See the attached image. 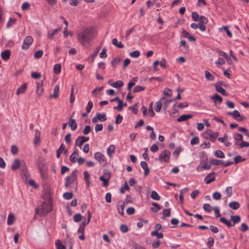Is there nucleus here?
I'll return each instance as SVG.
<instances>
[{
    "label": "nucleus",
    "mask_w": 249,
    "mask_h": 249,
    "mask_svg": "<svg viewBox=\"0 0 249 249\" xmlns=\"http://www.w3.org/2000/svg\"><path fill=\"white\" fill-rule=\"evenodd\" d=\"M94 37L92 29L91 28H86L79 33L77 36L78 41L82 44L84 47H89L90 46V42Z\"/></svg>",
    "instance_id": "f257e3e1"
},
{
    "label": "nucleus",
    "mask_w": 249,
    "mask_h": 249,
    "mask_svg": "<svg viewBox=\"0 0 249 249\" xmlns=\"http://www.w3.org/2000/svg\"><path fill=\"white\" fill-rule=\"evenodd\" d=\"M52 210V205L50 202H43L40 208L35 209V214H39L41 216H45Z\"/></svg>",
    "instance_id": "f03ea898"
},
{
    "label": "nucleus",
    "mask_w": 249,
    "mask_h": 249,
    "mask_svg": "<svg viewBox=\"0 0 249 249\" xmlns=\"http://www.w3.org/2000/svg\"><path fill=\"white\" fill-rule=\"evenodd\" d=\"M171 153L168 150L162 151L159 156V160L160 162H168L170 161Z\"/></svg>",
    "instance_id": "7ed1b4c3"
},
{
    "label": "nucleus",
    "mask_w": 249,
    "mask_h": 249,
    "mask_svg": "<svg viewBox=\"0 0 249 249\" xmlns=\"http://www.w3.org/2000/svg\"><path fill=\"white\" fill-rule=\"evenodd\" d=\"M77 178V176L76 171H73L71 174L66 178L65 186L66 188L69 187V186L72 183L75 182Z\"/></svg>",
    "instance_id": "20e7f679"
},
{
    "label": "nucleus",
    "mask_w": 249,
    "mask_h": 249,
    "mask_svg": "<svg viewBox=\"0 0 249 249\" xmlns=\"http://www.w3.org/2000/svg\"><path fill=\"white\" fill-rule=\"evenodd\" d=\"M218 134L217 133L213 132L210 130H207L204 134V137L206 139H210L212 142H215Z\"/></svg>",
    "instance_id": "39448f33"
},
{
    "label": "nucleus",
    "mask_w": 249,
    "mask_h": 249,
    "mask_svg": "<svg viewBox=\"0 0 249 249\" xmlns=\"http://www.w3.org/2000/svg\"><path fill=\"white\" fill-rule=\"evenodd\" d=\"M33 38L31 36H26L23 40L21 47L22 49L24 50H28L30 46L33 43Z\"/></svg>",
    "instance_id": "423d86ee"
},
{
    "label": "nucleus",
    "mask_w": 249,
    "mask_h": 249,
    "mask_svg": "<svg viewBox=\"0 0 249 249\" xmlns=\"http://www.w3.org/2000/svg\"><path fill=\"white\" fill-rule=\"evenodd\" d=\"M94 157L96 160L98 161L104 166L107 164L106 159L102 153L100 152H96L94 154Z\"/></svg>",
    "instance_id": "0eeeda50"
},
{
    "label": "nucleus",
    "mask_w": 249,
    "mask_h": 249,
    "mask_svg": "<svg viewBox=\"0 0 249 249\" xmlns=\"http://www.w3.org/2000/svg\"><path fill=\"white\" fill-rule=\"evenodd\" d=\"M111 175L109 172L105 173L104 175L100 177V180L103 182V186L107 187L108 186V181L110 178Z\"/></svg>",
    "instance_id": "6e6552de"
},
{
    "label": "nucleus",
    "mask_w": 249,
    "mask_h": 249,
    "mask_svg": "<svg viewBox=\"0 0 249 249\" xmlns=\"http://www.w3.org/2000/svg\"><path fill=\"white\" fill-rule=\"evenodd\" d=\"M24 166L21 168V176L23 180H27L29 176V173L27 170L25 162L23 161Z\"/></svg>",
    "instance_id": "1a4fd4ad"
},
{
    "label": "nucleus",
    "mask_w": 249,
    "mask_h": 249,
    "mask_svg": "<svg viewBox=\"0 0 249 249\" xmlns=\"http://www.w3.org/2000/svg\"><path fill=\"white\" fill-rule=\"evenodd\" d=\"M24 166V164L22 161H21L18 159H15L13 161L12 166H11V169L13 171H15L18 170L20 166H21L22 167Z\"/></svg>",
    "instance_id": "9d476101"
},
{
    "label": "nucleus",
    "mask_w": 249,
    "mask_h": 249,
    "mask_svg": "<svg viewBox=\"0 0 249 249\" xmlns=\"http://www.w3.org/2000/svg\"><path fill=\"white\" fill-rule=\"evenodd\" d=\"M180 43V50L184 53H188L189 52V47L187 45L186 41L184 40H181Z\"/></svg>",
    "instance_id": "9b49d317"
},
{
    "label": "nucleus",
    "mask_w": 249,
    "mask_h": 249,
    "mask_svg": "<svg viewBox=\"0 0 249 249\" xmlns=\"http://www.w3.org/2000/svg\"><path fill=\"white\" fill-rule=\"evenodd\" d=\"M215 174V172H212L211 173L208 174L204 178V181L206 184H209L212 183L213 181L215 180V178L214 176L210 178L211 176Z\"/></svg>",
    "instance_id": "f8f14e48"
},
{
    "label": "nucleus",
    "mask_w": 249,
    "mask_h": 249,
    "mask_svg": "<svg viewBox=\"0 0 249 249\" xmlns=\"http://www.w3.org/2000/svg\"><path fill=\"white\" fill-rule=\"evenodd\" d=\"M125 206V203L124 201H119L117 204V210L118 213L123 216L124 214V208Z\"/></svg>",
    "instance_id": "ddd939ff"
},
{
    "label": "nucleus",
    "mask_w": 249,
    "mask_h": 249,
    "mask_svg": "<svg viewBox=\"0 0 249 249\" xmlns=\"http://www.w3.org/2000/svg\"><path fill=\"white\" fill-rule=\"evenodd\" d=\"M69 126L71 127V129L73 131L75 130L77 127V123L76 122V120L72 118V116L69 118Z\"/></svg>",
    "instance_id": "4468645a"
},
{
    "label": "nucleus",
    "mask_w": 249,
    "mask_h": 249,
    "mask_svg": "<svg viewBox=\"0 0 249 249\" xmlns=\"http://www.w3.org/2000/svg\"><path fill=\"white\" fill-rule=\"evenodd\" d=\"M11 52L9 50H5L1 53V57L3 60H8L10 56Z\"/></svg>",
    "instance_id": "2eb2a0df"
},
{
    "label": "nucleus",
    "mask_w": 249,
    "mask_h": 249,
    "mask_svg": "<svg viewBox=\"0 0 249 249\" xmlns=\"http://www.w3.org/2000/svg\"><path fill=\"white\" fill-rule=\"evenodd\" d=\"M141 166L144 171V176H147L150 172V170L148 167L147 163L144 161H142L141 162Z\"/></svg>",
    "instance_id": "dca6fc26"
},
{
    "label": "nucleus",
    "mask_w": 249,
    "mask_h": 249,
    "mask_svg": "<svg viewBox=\"0 0 249 249\" xmlns=\"http://www.w3.org/2000/svg\"><path fill=\"white\" fill-rule=\"evenodd\" d=\"M231 219L232 221V227L238 224L241 221V217L239 215H231Z\"/></svg>",
    "instance_id": "f3484780"
},
{
    "label": "nucleus",
    "mask_w": 249,
    "mask_h": 249,
    "mask_svg": "<svg viewBox=\"0 0 249 249\" xmlns=\"http://www.w3.org/2000/svg\"><path fill=\"white\" fill-rule=\"evenodd\" d=\"M164 100H165V98L164 97H162L160 99V101H158L155 103V109L157 112L160 111L162 106L161 101L164 102Z\"/></svg>",
    "instance_id": "a211bd4d"
},
{
    "label": "nucleus",
    "mask_w": 249,
    "mask_h": 249,
    "mask_svg": "<svg viewBox=\"0 0 249 249\" xmlns=\"http://www.w3.org/2000/svg\"><path fill=\"white\" fill-rule=\"evenodd\" d=\"M78 157V153L77 149L75 148V150L72 152L71 155L70 156V160L72 163H74L77 160V157Z\"/></svg>",
    "instance_id": "6ab92c4d"
},
{
    "label": "nucleus",
    "mask_w": 249,
    "mask_h": 249,
    "mask_svg": "<svg viewBox=\"0 0 249 249\" xmlns=\"http://www.w3.org/2000/svg\"><path fill=\"white\" fill-rule=\"evenodd\" d=\"M193 117V115L191 114H184L180 116L177 119L178 122H181L182 121H185L188 119H191Z\"/></svg>",
    "instance_id": "aec40b11"
},
{
    "label": "nucleus",
    "mask_w": 249,
    "mask_h": 249,
    "mask_svg": "<svg viewBox=\"0 0 249 249\" xmlns=\"http://www.w3.org/2000/svg\"><path fill=\"white\" fill-rule=\"evenodd\" d=\"M229 207L234 210H236L240 208V204L238 202L233 201L229 203Z\"/></svg>",
    "instance_id": "412c9836"
},
{
    "label": "nucleus",
    "mask_w": 249,
    "mask_h": 249,
    "mask_svg": "<svg viewBox=\"0 0 249 249\" xmlns=\"http://www.w3.org/2000/svg\"><path fill=\"white\" fill-rule=\"evenodd\" d=\"M26 89L27 84L26 83H23L19 88H18L16 91V94L18 95L20 94L24 93L25 92Z\"/></svg>",
    "instance_id": "4be33fe9"
},
{
    "label": "nucleus",
    "mask_w": 249,
    "mask_h": 249,
    "mask_svg": "<svg viewBox=\"0 0 249 249\" xmlns=\"http://www.w3.org/2000/svg\"><path fill=\"white\" fill-rule=\"evenodd\" d=\"M208 22V18L205 19V20L203 19L199 21V24H200L199 29L202 32H204L206 31V26L205 24H207Z\"/></svg>",
    "instance_id": "5701e85b"
},
{
    "label": "nucleus",
    "mask_w": 249,
    "mask_h": 249,
    "mask_svg": "<svg viewBox=\"0 0 249 249\" xmlns=\"http://www.w3.org/2000/svg\"><path fill=\"white\" fill-rule=\"evenodd\" d=\"M211 99L215 103L218 102L219 104L222 102V98L217 93H215L213 96L211 97Z\"/></svg>",
    "instance_id": "b1692460"
},
{
    "label": "nucleus",
    "mask_w": 249,
    "mask_h": 249,
    "mask_svg": "<svg viewBox=\"0 0 249 249\" xmlns=\"http://www.w3.org/2000/svg\"><path fill=\"white\" fill-rule=\"evenodd\" d=\"M59 87L58 85H56L53 89V93L50 95L51 98H57L59 95Z\"/></svg>",
    "instance_id": "393cba45"
},
{
    "label": "nucleus",
    "mask_w": 249,
    "mask_h": 249,
    "mask_svg": "<svg viewBox=\"0 0 249 249\" xmlns=\"http://www.w3.org/2000/svg\"><path fill=\"white\" fill-rule=\"evenodd\" d=\"M84 177L87 184V187H89L90 184V176L89 172L87 171H85L84 172Z\"/></svg>",
    "instance_id": "a878e982"
},
{
    "label": "nucleus",
    "mask_w": 249,
    "mask_h": 249,
    "mask_svg": "<svg viewBox=\"0 0 249 249\" xmlns=\"http://www.w3.org/2000/svg\"><path fill=\"white\" fill-rule=\"evenodd\" d=\"M219 220L221 222L225 224L229 228L232 227V223L225 217H220Z\"/></svg>",
    "instance_id": "bb28decb"
},
{
    "label": "nucleus",
    "mask_w": 249,
    "mask_h": 249,
    "mask_svg": "<svg viewBox=\"0 0 249 249\" xmlns=\"http://www.w3.org/2000/svg\"><path fill=\"white\" fill-rule=\"evenodd\" d=\"M15 215L12 213H10L8 216L7 224L9 226L12 225L15 221Z\"/></svg>",
    "instance_id": "cd10ccee"
},
{
    "label": "nucleus",
    "mask_w": 249,
    "mask_h": 249,
    "mask_svg": "<svg viewBox=\"0 0 249 249\" xmlns=\"http://www.w3.org/2000/svg\"><path fill=\"white\" fill-rule=\"evenodd\" d=\"M210 163L212 165H219L223 164L224 163V161L223 160L212 159L210 160Z\"/></svg>",
    "instance_id": "c85d7f7f"
},
{
    "label": "nucleus",
    "mask_w": 249,
    "mask_h": 249,
    "mask_svg": "<svg viewBox=\"0 0 249 249\" xmlns=\"http://www.w3.org/2000/svg\"><path fill=\"white\" fill-rule=\"evenodd\" d=\"M115 149L114 145L111 144L107 148V153L109 157H111L112 154L114 153Z\"/></svg>",
    "instance_id": "c756f323"
},
{
    "label": "nucleus",
    "mask_w": 249,
    "mask_h": 249,
    "mask_svg": "<svg viewBox=\"0 0 249 249\" xmlns=\"http://www.w3.org/2000/svg\"><path fill=\"white\" fill-rule=\"evenodd\" d=\"M152 205L155 207L151 208V210L153 212L157 213L161 209V207H160V206L158 203H157L156 202L152 203Z\"/></svg>",
    "instance_id": "7c9ffc66"
},
{
    "label": "nucleus",
    "mask_w": 249,
    "mask_h": 249,
    "mask_svg": "<svg viewBox=\"0 0 249 249\" xmlns=\"http://www.w3.org/2000/svg\"><path fill=\"white\" fill-rule=\"evenodd\" d=\"M61 30V28L54 29L52 32H49L48 34V37L50 39H53V37L56 35L58 32Z\"/></svg>",
    "instance_id": "2f4dec72"
},
{
    "label": "nucleus",
    "mask_w": 249,
    "mask_h": 249,
    "mask_svg": "<svg viewBox=\"0 0 249 249\" xmlns=\"http://www.w3.org/2000/svg\"><path fill=\"white\" fill-rule=\"evenodd\" d=\"M215 88L216 90V91L220 93H221L224 96H227V93L226 91V90L221 87L220 86H218L217 85H215Z\"/></svg>",
    "instance_id": "473e14b6"
},
{
    "label": "nucleus",
    "mask_w": 249,
    "mask_h": 249,
    "mask_svg": "<svg viewBox=\"0 0 249 249\" xmlns=\"http://www.w3.org/2000/svg\"><path fill=\"white\" fill-rule=\"evenodd\" d=\"M211 168V164H208L207 163H205L203 166H198L196 168V170L197 171L199 172L202 170V169L204 170H209Z\"/></svg>",
    "instance_id": "72a5a7b5"
},
{
    "label": "nucleus",
    "mask_w": 249,
    "mask_h": 249,
    "mask_svg": "<svg viewBox=\"0 0 249 249\" xmlns=\"http://www.w3.org/2000/svg\"><path fill=\"white\" fill-rule=\"evenodd\" d=\"M40 142V133L38 132L37 130H36L34 141V144L35 145H37L38 143Z\"/></svg>",
    "instance_id": "f704fd0d"
},
{
    "label": "nucleus",
    "mask_w": 249,
    "mask_h": 249,
    "mask_svg": "<svg viewBox=\"0 0 249 249\" xmlns=\"http://www.w3.org/2000/svg\"><path fill=\"white\" fill-rule=\"evenodd\" d=\"M87 214H88L87 223H86L85 222H82V224L80 225V227L85 228L86 227V225L87 224H89V223L90 222L91 217V214L90 212L89 211H88L87 212Z\"/></svg>",
    "instance_id": "c9c22d12"
},
{
    "label": "nucleus",
    "mask_w": 249,
    "mask_h": 249,
    "mask_svg": "<svg viewBox=\"0 0 249 249\" xmlns=\"http://www.w3.org/2000/svg\"><path fill=\"white\" fill-rule=\"evenodd\" d=\"M96 115L97 117V119L99 121H100L101 122H104L106 121L107 119V118L106 117V114L103 113L101 114L100 113L98 112L96 113Z\"/></svg>",
    "instance_id": "e433bc0d"
},
{
    "label": "nucleus",
    "mask_w": 249,
    "mask_h": 249,
    "mask_svg": "<svg viewBox=\"0 0 249 249\" xmlns=\"http://www.w3.org/2000/svg\"><path fill=\"white\" fill-rule=\"evenodd\" d=\"M112 43L116 47L119 48H123L124 47L123 44L121 42H118L117 38H113L112 40Z\"/></svg>",
    "instance_id": "4c0bfd02"
},
{
    "label": "nucleus",
    "mask_w": 249,
    "mask_h": 249,
    "mask_svg": "<svg viewBox=\"0 0 249 249\" xmlns=\"http://www.w3.org/2000/svg\"><path fill=\"white\" fill-rule=\"evenodd\" d=\"M124 85V82L122 80H118L116 82L113 83L111 86L115 88H120Z\"/></svg>",
    "instance_id": "58836bf2"
},
{
    "label": "nucleus",
    "mask_w": 249,
    "mask_h": 249,
    "mask_svg": "<svg viewBox=\"0 0 249 249\" xmlns=\"http://www.w3.org/2000/svg\"><path fill=\"white\" fill-rule=\"evenodd\" d=\"M151 198L156 200H159L160 199V196L157 193V192L155 191H152L151 194Z\"/></svg>",
    "instance_id": "ea45409f"
},
{
    "label": "nucleus",
    "mask_w": 249,
    "mask_h": 249,
    "mask_svg": "<svg viewBox=\"0 0 249 249\" xmlns=\"http://www.w3.org/2000/svg\"><path fill=\"white\" fill-rule=\"evenodd\" d=\"M205 78L207 80L213 81L214 79V76L208 71H205Z\"/></svg>",
    "instance_id": "a19ab883"
},
{
    "label": "nucleus",
    "mask_w": 249,
    "mask_h": 249,
    "mask_svg": "<svg viewBox=\"0 0 249 249\" xmlns=\"http://www.w3.org/2000/svg\"><path fill=\"white\" fill-rule=\"evenodd\" d=\"M100 48H98L96 50L94 51L92 54L88 58V60H89L90 62H93L95 57L97 56V54L99 53Z\"/></svg>",
    "instance_id": "79ce46f5"
},
{
    "label": "nucleus",
    "mask_w": 249,
    "mask_h": 249,
    "mask_svg": "<svg viewBox=\"0 0 249 249\" xmlns=\"http://www.w3.org/2000/svg\"><path fill=\"white\" fill-rule=\"evenodd\" d=\"M61 66L60 64H56L53 67V72L55 73L58 74L61 72Z\"/></svg>",
    "instance_id": "37998d69"
},
{
    "label": "nucleus",
    "mask_w": 249,
    "mask_h": 249,
    "mask_svg": "<svg viewBox=\"0 0 249 249\" xmlns=\"http://www.w3.org/2000/svg\"><path fill=\"white\" fill-rule=\"evenodd\" d=\"M55 246L57 249H65V247L62 244V242L57 239L55 241Z\"/></svg>",
    "instance_id": "c03bdc74"
},
{
    "label": "nucleus",
    "mask_w": 249,
    "mask_h": 249,
    "mask_svg": "<svg viewBox=\"0 0 249 249\" xmlns=\"http://www.w3.org/2000/svg\"><path fill=\"white\" fill-rule=\"evenodd\" d=\"M122 61L120 57H116L112 60L111 64L113 67H115L117 64H119Z\"/></svg>",
    "instance_id": "a18cd8bd"
},
{
    "label": "nucleus",
    "mask_w": 249,
    "mask_h": 249,
    "mask_svg": "<svg viewBox=\"0 0 249 249\" xmlns=\"http://www.w3.org/2000/svg\"><path fill=\"white\" fill-rule=\"evenodd\" d=\"M214 156L219 158H224L225 155L224 153L220 150H217L214 152Z\"/></svg>",
    "instance_id": "49530a36"
},
{
    "label": "nucleus",
    "mask_w": 249,
    "mask_h": 249,
    "mask_svg": "<svg viewBox=\"0 0 249 249\" xmlns=\"http://www.w3.org/2000/svg\"><path fill=\"white\" fill-rule=\"evenodd\" d=\"M163 217L162 219H164L166 217L169 216L171 214V210L170 209H165L162 211Z\"/></svg>",
    "instance_id": "de8ad7c7"
},
{
    "label": "nucleus",
    "mask_w": 249,
    "mask_h": 249,
    "mask_svg": "<svg viewBox=\"0 0 249 249\" xmlns=\"http://www.w3.org/2000/svg\"><path fill=\"white\" fill-rule=\"evenodd\" d=\"M39 171L43 178L46 179L48 177L47 172L46 169L39 168Z\"/></svg>",
    "instance_id": "09e8293b"
},
{
    "label": "nucleus",
    "mask_w": 249,
    "mask_h": 249,
    "mask_svg": "<svg viewBox=\"0 0 249 249\" xmlns=\"http://www.w3.org/2000/svg\"><path fill=\"white\" fill-rule=\"evenodd\" d=\"M138 103L135 104L132 107H129L128 109L131 110L135 114L138 113Z\"/></svg>",
    "instance_id": "8fccbe9b"
},
{
    "label": "nucleus",
    "mask_w": 249,
    "mask_h": 249,
    "mask_svg": "<svg viewBox=\"0 0 249 249\" xmlns=\"http://www.w3.org/2000/svg\"><path fill=\"white\" fill-rule=\"evenodd\" d=\"M151 235L152 236H156L158 238H162L163 237V234L162 233H160L157 231H152L151 232Z\"/></svg>",
    "instance_id": "3c124183"
},
{
    "label": "nucleus",
    "mask_w": 249,
    "mask_h": 249,
    "mask_svg": "<svg viewBox=\"0 0 249 249\" xmlns=\"http://www.w3.org/2000/svg\"><path fill=\"white\" fill-rule=\"evenodd\" d=\"M203 208L206 212H210L213 209L212 206L208 203H205L203 205Z\"/></svg>",
    "instance_id": "603ef678"
},
{
    "label": "nucleus",
    "mask_w": 249,
    "mask_h": 249,
    "mask_svg": "<svg viewBox=\"0 0 249 249\" xmlns=\"http://www.w3.org/2000/svg\"><path fill=\"white\" fill-rule=\"evenodd\" d=\"M63 197L65 199L69 200L72 198L73 194L71 192H66L63 194Z\"/></svg>",
    "instance_id": "864d4df0"
},
{
    "label": "nucleus",
    "mask_w": 249,
    "mask_h": 249,
    "mask_svg": "<svg viewBox=\"0 0 249 249\" xmlns=\"http://www.w3.org/2000/svg\"><path fill=\"white\" fill-rule=\"evenodd\" d=\"M84 143L83 141H82L81 138L78 136L75 140V146H78L81 147Z\"/></svg>",
    "instance_id": "5fc2aeb1"
},
{
    "label": "nucleus",
    "mask_w": 249,
    "mask_h": 249,
    "mask_svg": "<svg viewBox=\"0 0 249 249\" xmlns=\"http://www.w3.org/2000/svg\"><path fill=\"white\" fill-rule=\"evenodd\" d=\"M145 89L144 87L141 86H137L134 87L133 90V92L134 93L138 92L144 90Z\"/></svg>",
    "instance_id": "6e6d98bb"
},
{
    "label": "nucleus",
    "mask_w": 249,
    "mask_h": 249,
    "mask_svg": "<svg viewBox=\"0 0 249 249\" xmlns=\"http://www.w3.org/2000/svg\"><path fill=\"white\" fill-rule=\"evenodd\" d=\"M130 188L127 183V182H125L123 186L121 187L120 189V192L122 194H124V190H129Z\"/></svg>",
    "instance_id": "4d7b16f0"
},
{
    "label": "nucleus",
    "mask_w": 249,
    "mask_h": 249,
    "mask_svg": "<svg viewBox=\"0 0 249 249\" xmlns=\"http://www.w3.org/2000/svg\"><path fill=\"white\" fill-rule=\"evenodd\" d=\"M234 163L237 164L239 162L244 161L246 160L245 159L242 158L241 156H237L234 158Z\"/></svg>",
    "instance_id": "13d9d810"
},
{
    "label": "nucleus",
    "mask_w": 249,
    "mask_h": 249,
    "mask_svg": "<svg viewBox=\"0 0 249 249\" xmlns=\"http://www.w3.org/2000/svg\"><path fill=\"white\" fill-rule=\"evenodd\" d=\"M82 219V216L80 213H76L73 216V219L74 222H79Z\"/></svg>",
    "instance_id": "bf43d9fd"
},
{
    "label": "nucleus",
    "mask_w": 249,
    "mask_h": 249,
    "mask_svg": "<svg viewBox=\"0 0 249 249\" xmlns=\"http://www.w3.org/2000/svg\"><path fill=\"white\" fill-rule=\"evenodd\" d=\"M213 210L216 217H220L221 216V214L219 211V207H214L213 208Z\"/></svg>",
    "instance_id": "052dcab7"
},
{
    "label": "nucleus",
    "mask_w": 249,
    "mask_h": 249,
    "mask_svg": "<svg viewBox=\"0 0 249 249\" xmlns=\"http://www.w3.org/2000/svg\"><path fill=\"white\" fill-rule=\"evenodd\" d=\"M239 230L242 232H245L249 230L248 225L245 223H242L239 228Z\"/></svg>",
    "instance_id": "680f3d73"
},
{
    "label": "nucleus",
    "mask_w": 249,
    "mask_h": 249,
    "mask_svg": "<svg viewBox=\"0 0 249 249\" xmlns=\"http://www.w3.org/2000/svg\"><path fill=\"white\" fill-rule=\"evenodd\" d=\"M192 18L195 21H197L199 20V15L196 12H193L192 13Z\"/></svg>",
    "instance_id": "e2e57ef3"
},
{
    "label": "nucleus",
    "mask_w": 249,
    "mask_h": 249,
    "mask_svg": "<svg viewBox=\"0 0 249 249\" xmlns=\"http://www.w3.org/2000/svg\"><path fill=\"white\" fill-rule=\"evenodd\" d=\"M93 107V103L92 101H89L86 107V111L88 113H89Z\"/></svg>",
    "instance_id": "0e129e2a"
},
{
    "label": "nucleus",
    "mask_w": 249,
    "mask_h": 249,
    "mask_svg": "<svg viewBox=\"0 0 249 249\" xmlns=\"http://www.w3.org/2000/svg\"><path fill=\"white\" fill-rule=\"evenodd\" d=\"M232 116L235 119L236 121L238 120V117H240V114L239 112L237 110H234L232 112Z\"/></svg>",
    "instance_id": "69168bd1"
},
{
    "label": "nucleus",
    "mask_w": 249,
    "mask_h": 249,
    "mask_svg": "<svg viewBox=\"0 0 249 249\" xmlns=\"http://www.w3.org/2000/svg\"><path fill=\"white\" fill-rule=\"evenodd\" d=\"M129 55L132 57L137 58L140 55V53L138 51H134L131 52Z\"/></svg>",
    "instance_id": "338daca9"
},
{
    "label": "nucleus",
    "mask_w": 249,
    "mask_h": 249,
    "mask_svg": "<svg viewBox=\"0 0 249 249\" xmlns=\"http://www.w3.org/2000/svg\"><path fill=\"white\" fill-rule=\"evenodd\" d=\"M213 197L214 199L218 200L221 198V195L220 193L216 192L213 194Z\"/></svg>",
    "instance_id": "774afa93"
}]
</instances>
